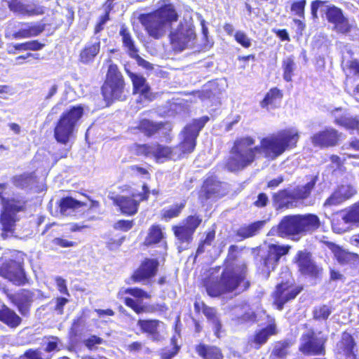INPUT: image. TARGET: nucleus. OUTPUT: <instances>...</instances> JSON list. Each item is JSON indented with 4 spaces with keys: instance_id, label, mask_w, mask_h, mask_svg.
<instances>
[{
    "instance_id": "nucleus-19",
    "label": "nucleus",
    "mask_w": 359,
    "mask_h": 359,
    "mask_svg": "<svg viewBox=\"0 0 359 359\" xmlns=\"http://www.w3.org/2000/svg\"><path fill=\"white\" fill-rule=\"evenodd\" d=\"M278 332L276 323L272 319L266 326L256 330L248 343L250 347L258 350L267 343L270 337L276 335Z\"/></svg>"
},
{
    "instance_id": "nucleus-60",
    "label": "nucleus",
    "mask_w": 359,
    "mask_h": 359,
    "mask_svg": "<svg viewBox=\"0 0 359 359\" xmlns=\"http://www.w3.org/2000/svg\"><path fill=\"white\" fill-rule=\"evenodd\" d=\"M327 6L326 5V2L324 1H321V0L313 1L311 5V15H312L313 18H318V15H317L318 10L319 8H320V9H322V11H326Z\"/></svg>"
},
{
    "instance_id": "nucleus-4",
    "label": "nucleus",
    "mask_w": 359,
    "mask_h": 359,
    "mask_svg": "<svg viewBox=\"0 0 359 359\" xmlns=\"http://www.w3.org/2000/svg\"><path fill=\"white\" fill-rule=\"evenodd\" d=\"M319 226V218L315 215H287L281 219L276 231L280 236L298 241L301 235L313 231Z\"/></svg>"
},
{
    "instance_id": "nucleus-23",
    "label": "nucleus",
    "mask_w": 359,
    "mask_h": 359,
    "mask_svg": "<svg viewBox=\"0 0 359 359\" xmlns=\"http://www.w3.org/2000/svg\"><path fill=\"white\" fill-rule=\"evenodd\" d=\"M194 350L201 359H224L222 348L215 345H210L200 342L195 346Z\"/></svg>"
},
{
    "instance_id": "nucleus-18",
    "label": "nucleus",
    "mask_w": 359,
    "mask_h": 359,
    "mask_svg": "<svg viewBox=\"0 0 359 359\" xmlns=\"http://www.w3.org/2000/svg\"><path fill=\"white\" fill-rule=\"evenodd\" d=\"M227 192V184L221 182L214 177H210L205 181L199 197L203 201L224 196Z\"/></svg>"
},
{
    "instance_id": "nucleus-7",
    "label": "nucleus",
    "mask_w": 359,
    "mask_h": 359,
    "mask_svg": "<svg viewBox=\"0 0 359 359\" xmlns=\"http://www.w3.org/2000/svg\"><path fill=\"white\" fill-rule=\"evenodd\" d=\"M288 276L290 278L282 280L271 292L272 304L278 311H282L287 303L296 299L304 290L303 285L295 283L290 273Z\"/></svg>"
},
{
    "instance_id": "nucleus-62",
    "label": "nucleus",
    "mask_w": 359,
    "mask_h": 359,
    "mask_svg": "<svg viewBox=\"0 0 359 359\" xmlns=\"http://www.w3.org/2000/svg\"><path fill=\"white\" fill-rule=\"evenodd\" d=\"M334 29L340 33H347L350 30V25L347 19L342 17V19L334 23Z\"/></svg>"
},
{
    "instance_id": "nucleus-10",
    "label": "nucleus",
    "mask_w": 359,
    "mask_h": 359,
    "mask_svg": "<svg viewBox=\"0 0 359 359\" xmlns=\"http://www.w3.org/2000/svg\"><path fill=\"white\" fill-rule=\"evenodd\" d=\"M208 120V117L204 116L200 119L193 121L192 123L184 128L182 132L183 140L177 147H175L177 158H180L183 155L190 154L194 151L199 132Z\"/></svg>"
},
{
    "instance_id": "nucleus-31",
    "label": "nucleus",
    "mask_w": 359,
    "mask_h": 359,
    "mask_svg": "<svg viewBox=\"0 0 359 359\" xmlns=\"http://www.w3.org/2000/svg\"><path fill=\"white\" fill-rule=\"evenodd\" d=\"M335 259L341 265L355 264L359 261L356 253L347 251L344 248H332Z\"/></svg>"
},
{
    "instance_id": "nucleus-29",
    "label": "nucleus",
    "mask_w": 359,
    "mask_h": 359,
    "mask_svg": "<svg viewBox=\"0 0 359 359\" xmlns=\"http://www.w3.org/2000/svg\"><path fill=\"white\" fill-rule=\"evenodd\" d=\"M100 48V41L98 38L93 39L88 42L80 53L81 62L87 64L93 60Z\"/></svg>"
},
{
    "instance_id": "nucleus-44",
    "label": "nucleus",
    "mask_w": 359,
    "mask_h": 359,
    "mask_svg": "<svg viewBox=\"0 0 359 359\" xmlns=\"http://www.w3.org/2000/svg\"><path fill=\"white\" fill-rule=\"evenodd\" d=\"M295 68L296 65L292 57H287L283 61V79L286 81L289 82L292 80Z\"/></svg>"
},
{
    "instance_id": "nucleus-28",
    "label": "nucleus",
    "mask_w": 359,
    "mask_h": 359,
    "mask_svg": "<svg viewBox=\"0 0 359 359\" xmlns=\"http://www.w3.org/2000/svg\"><path fill=\"white\" fill-rule=\"evenodd\" d=\"M162 126V123H156L149 119L144 118L140 120L137 126H131L130 130L134 134L137 133L139 131L147 137H151L156 134Z\"/></svg>"
},
{
    "instance_id": "nucleus-22",
    "label": "nucleus",
    "mask_w": 359,
    "mask_h": 359,
    "mask_svg": "<svg viewBox=\"0 0 359 359\" xmlns=\"http://www.w3.org/2000/svg\"><path fill=\"white\" fill-rule=\"evenodd\" d=\"M9 8L13 12L22 15H38L45 13V8L38 4H25L20 0H12Z\"/></svg>"
},
{
    "instance_id": "nucleus-34",
    "label": "nucleus",
    "mask_w": 359,
    "mask_h": 359,
    "mask_svg": "<svg viewBox=\"0 0 359 359\" xmlns=\"http://www.w3.org/2000/svg\"><path fill=\"white\" fill-rule=\"evenodd\" d=\"M145 244L148 245L156 244H159L160 245H167L159 226L154 225L149 229L148 236L145 239Z\"/></svg>"
},
{
    "instance_id": "nucleus-1",
    "label": "nucleus",
    "mask_w": 359,
    "mask_h": 359,
    "mask_svg": "<svg viewBox=\"0 0 359 359\" xmlns=\"http://www.w3.org/2000/svg\"><path fill=\"white\" fill-rule=\"evenodd\" d=\"M298 140L299 134L295 129L285 130L276 135L264 138L260 146H255V140L251 137H241L234 142L226 167L231 172L241 170L250 165L256 154L261 152L273 160L285 150L294 147Z\"/></svg>"
},
{
    "instance_id": "nucleus-20",
    "label": "nucleus",
    "mask_w": 359,
    "mask_h": 359,
    "mask_svg": "<svg viewBox=\"0 0 359 359\" xmlns=\"http://www.w3.org/2000/svg\"><path fill=\"white\" fill-rule=\"evenodd\" d=\"M124 304L132 309L136 314L146 313H164L168 308L165 303L156 304L149 306L142 305L130 297L123 299Z\"/></svg>"
},
{
    "instance_id": "nucleus-25",
    "label": "nucleus",
    "mask_w": 359,
    "mask_h": 359,
    "mask_svg": "<svg viewBox=\"0 0 359 359\" xmlns=\"http://www.w3.org/2000/svg\"><path fill=\"white\" fill-rule=\"evenodd\" d=\"M339 349L345 359H357L355 342L350 333L347 332H342L341 338L339 341Z\"/></svg>"
},
{
    "instance_id": "nucleus-30",
    "label": "nucleus",
    "mask_w": 359,
    "mask_h": 359,
    "mask_svg": "<svg viewBox=\"0 0 359 359\" xmlns=\"http://www.w3.org/2000/svg\"><path fill=\"white\" fill-rule=\"evenodd\" d=\"M127 73L132 80L134 92L140 93L145 98L150 99V88L146 82V79L141 75L133 73L127 70Z\"/></svg>"
},
{
    "instance_id": "nucleus-13",
    "label": "nucleus",
    "mask_w": 359,
    "mask_h": 359,
    "mask_svg": "<svg viewBox=\"0 0 359 359\" xmlns=\"http://www.w3.org/2000/svg\"><path fill=\"white\" fill-rule=\"evenodd\" d=\"M3 292L22 316H29L35 297L32 290L21 288L15 292H11L8 289L4 288Z\"/></svg>"
},
{
    "instance_id": "nucleus-55",
    "label": "nucleus",
    "mask_w": 359,
    "mask_h": 359,
    "mask_svg": "<svg viewBox=\"0 0 359 359\" xmlns=\"http://www.w3.org/2000/svg\"><path fill=\"white\" fill-rule=\"evenodd\" d=\"M201 222L202 219L198 216H189L184 223V226H185L190 231H191L192 233H194Z\"/></svg>"
},
{
    "instance_id": "nucleus-42",
    "label": "nucleus",
    "mask_w": 359,
    "mask_h": 359,
    "mask_svg": "<svg viewBox=\"0 0 359 359\" xmlns=\"http://www.w3.org/2000/svg\"><path fill=\"white\" fill-rule=\"evenodd\" d=\"M171 344L172 347L170 349L165 347L160 350L158 353L159 359H172L177 355L180 351V346L177 344V340L175 337L171 339Z\"/></svg>"
},
{
    "instance_id": "nucleus-14",
    "label": "nucleus",
    "mask_w": 359,
    "mask_h": 359,
    "mask_svg": "<svg viewBox=\"0 0 359 359\" xmlns=\"http://www.w3.org/2000/svg\"><path fill=\"white\" fill-rule=\"evenodd\" d=\"M325 337H317L314 330H311L301 337L299 351L304 355H324L325 354Z\"/></svg>"
},
{
    "instance_id": "nucleus-58",
    "label": "nucleus",
    "mask_w": 359,
    "mask_h": 359,
    "mask_svg": "<svg viewBox=\"0 0 359 359\" xmlns=\"http://www.w3.org/2000/svg\"><path fill=\"white\" fill-rule=\"evenodd\" d=\"M235 39L244 48H249L251 46L250 39L242 31L236 32Z\"/></svg>"
},
{
    "instance_id": "nucleus-15",
    "label": "nucleus",
    "mask_w": 359,
    "mask_h": 359,
    "mask_svg": "<svg viewBox=\"0 0 359 359\" xmlns=\"http://www.w3.org/2000/svg\"><path fill=\"white\" fill-rule=\"evenodd\" d=\"M0 276L16 286H23L29 283L22 264L13 259H9L1 265Z\"/></svg>"
},
{
    "instance_id": "nucleus-24",
    "label": "nucleus",
    "mask_w": 359,
    "mask_h": 359,
    "mask_svg": "<svg viewBox=\"0 0 359 359\" xmlns=\"http://www.w3.org/2000/svg\"><path fill=\"white\" fill-rule=\"evenodd\" d=\"M339 135L333 128L315 134L312 137V143L316 146L328 147L334 146L339 140Z\"/></svg>"
},
{
    "instance_id": "nucleus-2",
    "label": "nucleus",
    "mask_w": 359,
    "mask_h": 359,
    "mask_svg": "<svg viewBox=\"0 0 359 359\" xmlns=\"http://www.w3.org/2000/svg\"><path fill=\"white\" fill-rule=\"evenodd\" d=\"M239 252L238 248H229L220 275L219 266L210 268L199 280V289L212 298L234 292L242 282H244L243 290H248L250 286V282L245 280L248 267L245 262H238Z\"/></svg>"
},
{
    "instance_id": "nucleus-40",
    "label": "nucleus",
    "mask_w": 359,
    "mask_h": 359,
    "mask_svg": "<svg viewBox=\"0 0 359 359\" xmlns=\"http://www.w3.org/2000/svg\"><path fill=\"white\" fill-rule=\"evenodd\" d=\"M120 35L122 36L123 46L127 48V52L129 55L135 54V52H138L130 32L124 26H122L121 28Z\"/></svg>"
},
{
    "instance_id": "nucleus-16",
    "label": "nucleus",
    "mask_w": 359,
    "mask_h": 359,
    "mask_svg": "<svg viewBox=\"0 0 359 359\" xmlns=\"http://www.w3.org/2000/svg\"><path fill=\"white\" fill-rule=\"evenodd\" d=\"M158 267L159 262L157 259L144 258L133 272L126 283H137L149 280L156 276Z\"/></svg>"
},
{
    "instance_id": "nucleus-52",
    "label": "nucleus",
    "mask_w": 359,
    "mask_h": 359,
    "mask_svg": "<svg viewBox=\"0 0 359 359\" xmlns=\"http://www.w3.org/2000/svg\"><path fill=\"white\" fill-rule=\"evenodd\" d=\"M124 293L128 294L137 299H149L151 298L149 293L137 287L126 288L124 291Z\"/></svg>"
},
{
    "instance_id": "nucleus-39",
    "label": "nucleus",
    "mask_w": 359,
    "mask_h": 359,
    "mask_svg": "<svg viewBox=\"0 0 359 359\" xmlns=\"http://www.w3.org/2000/svg\"><path fill=\"white\" fill-rule=\"evenodd\" d=\"M282 97L283 94L280 90L276 88H272L266 94L260 105L262 108H268L269 106L276 107Z\"/></svg>"
},
{
    "instance_id": "nucleus-5",
    "label": "nucleus",
    "mask_w": 359,
    "mask_h": 359,
    "mask_svg": "<svg viewBox=\"0 0 359 359\" xmlns=\"http://www.w3.org/2000/svg\"><path fill=\"white\" fill-rule=\"evenodd\" d=\"M317 180L318 176H312L304 185H298L293 190L283 189L274 194L273 200L277 209L295 208L298 201L309 197Z\"/></svg>"
},
{
    "instance_id": "nucleus-51",
    "label": "nucleus",
    "mask_w": 359,
    "mask_h": 359,
    "mask_svg": "<svg viewBox=\"0 0 359 359\" xmlns=\"http://www.w3.org/2000/svg\"><path fill=\"white\" fill-rule=\"evenodd\" d=\"M131 151L137 156H147L149 154H152V151L154 150V146L149 145L147 144H134L131 147Z\"/></svg>"
},
{
    "instance_id": "nucleus-48",
    "label": "nucleus",
    "mask_w": 359,
    "mask_h": 359,
    "mask_svg": "<svg viewBox=\"0 0 359 359\" xmlns=\"http://www.w3.org/2000/svg\"><path fill=\"white\" fill-rule=\"evenodd\" d=\"M85 325V318L83 315L76 317L72 323L69 329V334L72 338H76L80 332L81 328Z\"/></svg>"
},
{
    "instance_id": "nucleus-53",
    "label": "nucleus",
    "mask_w": 359,
    "mask_h": 359,
    "mask_svg": "<svg viewBox=\"0 0 359 359\" xmlns=\"http://www.w3.org/2000/svg\"><path fill=\"white\" fill-rule=\"evenodd\" d=\"M306 0H297L291 5V11L301 18H304V9Z\"/></svg>"
},
{
    "instance_id": "nucleus-12",
    "label": "nucleus",
    "mask_w": 359,
    "mask_h": 359,
    "mask_svg": "<svg viewBox=\"0 0 359 359\" xmlns=\"http://www.w3.org/2000/svg\"><path fill=\"white\" fill-rule=\"evenodd\" d=\"M293 262L297 264L298 271L302 276L313 280L321 278L323 269L316 263L311 252L306 250L298 251Z\"/></svg>"
},
{
    "instance_id": "nucleus-3",
    "label": "nucleus",
    "mask_w": 359,
    "mask_h": 359,
    "mask_svg": "<svg viewBox=\"0 0 359 359\" xmlns=\"http://www.w3.org/2000/svg\"><path fill=\"white\" fill-rule=\"evenodd\" d=\"M177 14L172 4H165L154 12L142 13L137 19L147 34L158 40L165 36L171 23L177 20Z\"/></svg>"
},
{
    "instance_id": "nucleus-47",
    "label": "nucleus",
    "mask_w": 359,
    "mask_h": 359,
    "mask_svg": "<svg viewBox=\"0 0 359 359\" xmlns=\"http://www.w3.org/2000/svg\"><path fill=\"white\" fill-rule=\"evenodd\" d=\"M174 233L176 238L182 241L189 243L192 238L193 233L184 224L180 226L173 227Z\"/></svg>"
},
{
    "instance_id": "nucleus-37",
    "label": "nucleus",
    "mask_w": 359,
    "mask_h": 359,
    "mask_svg": "<svg viewBox=\"0 0 359 359\" xmlns=\"http://www.w3.org/2000/svg\"><path fill=\"white\" fill-rule=\"evenodd\" d=\"M43 31V26L41 25H25V27L20 29L13 34L15 39H23L35 36Z\"/></svg>"
},
{
    "instance_id": "nucleus-45",
    "label": "nucleus",
    "mask_w": 359,
    "mask_h": 359,
    "mask_svg": "<svg viewBox=\"0 0 359 359\" xmlns=\"http://www.w3.org/2000/svg\"><path fill=\"white\" fill-rule=\"evenodd\" d=\"M331 313V309L325 304L316 306L313 310V318L316 320H327Z\"/></svg>"
},
{
    "instance_id": "nucleus-35",
    "label": "nucleus",
    "mask_w": 359,
    "mask_h": 359,
    "mask_svg": "<svg viewBox=\"0 0 359 359\" xmlns=\"http://www.w3.org/2000/svg\"><path fill=\"white\" fill-rule=\"evenodd\" d=\"M292 345L290 339L275 341L271 351V355L275 358L283 359L288 355V349Z\"/></svg>"
},
{
    "instance_id": "nucleus-33",
    "label": "nucleus",
    "mask_w": 359,
    "mask_h": 359,
    "mask_svg": "<svg viewBox=\"0 0 359 359\" xmlns=\"http://www.w3.org/2000/svg\"><path fill=\"white\" fill-rule=\"evenodd\" d=\"M264 224L265 221H258L249 225L241 226L236 231V236L241 239L253 236L259 232Z\"/></svg>"
},
{
    "instance_id": "nucleus-43",
    "label": "nucleus",
    "mask_w": 359,
    "mask_h": 359,
    "mask_svg": "<svg viewBox=\"0 0 359 359\" xmlns=\"http://www.w3.org/2000/svg\"><path fill=\"white\" fill-rule=\"evenodd\" d=\"M34 175L32 173H24L15 176L13 179V182L15 186L20 188L28 187L32 183H34Z\"/></svg>"
},
{
    "instance_id": "nucleus-49",
    "label": "nucleus",
    "mask_w": 359,
    "mask_h": 359,
    "mask_svg": "<svg viewBox=\"0 0 359 359\" xmlns=\"http://www.w3.org/2000/svg\"><path fill=\"white\" fill-rule=\"evenodd\" d=\"M340 126L344 127L348 130H356L359 133V116H346L343 121H339Z\"/></svg>"
},
{
    "instance_id": "nucleus-17",
    "label": "nucleus",
    "mask_w": 359,
    "mask_h": 359,
    "mask_svg": "<svg viewBox=\"0 0 359 359\" xmlns=\"http://www.w3.org/2000/svg\"><path fill=\"white\" fill-rule=\"evenodd\" d=\"M142 193H134L131 196H117L113 198L114 203L120 208L123 213L135 215L137 212L140 202L147 198L149 191L146 186L142 187Z\"/></svg>"
},
{
    "instance_id": "nucleus-41",
    "label": "nucleus",
    "mask_w": 359,
    "mask_h": 359,
    "mask_svg": "<svg viewBox=\"0 0 359 359\" xmlns=\"http://www.w3.org/2000/svg\"><path fill=\"white\" fill-rule=\"evenodd\" d=\"M347 212L337 217L333 220L332 229L334 231L341 233L346 231L349 229L348 224L351 222H356L353 219H347Z\"/></svg>"
},
{
    "instance_id": "nucleus-27",
    "label": "nucleus",
    "mask_w": 359,
    "mask_h": 359,
    "mask_svg": "<svg viewBox=\"0 0 359 359\" xmlns=\"http://www.w3.org/2000/svg\"><path fill=\"white\" fill-rule=\"evenodd\" d=\"M86 203L77 201L72 197H65L60 200L58 207L60 214L62 216H71Z\"/></svg>"
},
{
    "instance_id": "nucleus-6",
    "label": "nucleus",
    "mask_w": 359,
    "mask_h": 359,
    "mask_svg": "<svg viewBox=\"0 0 359 359\" xmlns=\"http://www.w3.org/2000/svg\"><path fill=\"white\" fill-rule=\"evenodd\" d=\"M83 114V108L80 105L74 106L62 114L54 130L55 138L58 142L63 144L69 142Z\"/></svg>"
},
{
    "instance_id": "nucleus-36",
    "label": "nucleus",
    "mask_w": 359,
    "mask_h": 359,
    "mask_svg": "<svg viewBox=\"0 0 359 359\" xmlns=\"http://www.w3.org/2000/svg\"><path fill=\"white\" fill-rule=\"evenodd\" d=\"M194 307L196 313H200L202 312L206 318L210 322H213L219 318L216 309L208 306L203 301H196L194 304Z\"/></svg>"
},
{
    "instance_id": "nucleus-50",
    "label": "nucleus",
    "mask_w": 359,
    "mask_h": 359,
    "mask_svg": "<svg viewBox=\"0 0 359 359\" xmlns=\"http://www.w3.org/2000/svg\"><path fill=\"white\" fill-rule=\"evenodd\" d=\"M325 12L327 20L333 24L341 20L342 17H344L341 9L334 6H327Z\"/></svg>"
},
{
    "instance_id": "nucleus-11",
    "label": "nucleus",
    "mask_w": 359,
    "mask_h": 359,
    "mask_svg": "<svg viewBox=\"0 0 359 359\" xmlns=\"http://www.w3.org/2000/svg\"><path fill=\"white\" fill-rule=\"evenodd\" d=\"M171 44L177 51L191 46L196 39V33L191 22L184 20L180 22L178 27L170 32Z\"/></svg>"
},
{
    "instance_id": "nucleus-56",
    "label": "nucleus",
    "mask_w": 359,
    "mask_h": 359,
    "mask_svg": "<svg viewBox=\"0 0 359 359\" xmlns=\"http://www.w3.org/2000/svg\"><path fill=\"white\" fill-rule=\"evenodd\" d=\"M262 259L263 264L266 266L271 264H276L278 262V255H277L276 250L269 248L266 255Z\"/></svg>"
},
{
    "instance_id": "nucleus-8",
    "label": "nucleus",
    "mask_w": 359,
    "mask_h": 359,
    "mask_svg": "<svg viewBox=\"0 0 359 359\" xmlns=\"http://www.w3.org/2000/svg\"><path fill=\"white\" fill-rule=\"evenodd\" d=\"M123 76L118 71V67L111 64L108 68L107 79L102 88L103 97L108 102L114 100H123Z\"/></svg>"
},
{
    "instance_id": "nucleus-64",
    "label": "nucleus",
    "mask_w": 359,
    "mask_h": 359,
    "mask_svg": "<svg viewBox=\"0 0 359 359\" xmlns=\"http://www.w3.org/2000/svg\"><path fill=\"white\" fill-rule=\"evenodd\" d=\"M130 56L136 60V62L139 66H140L146 69H153L152 64H151L150 62L146 61L144 59L141 57L137 54V52H135V54H132Z\"/></svg>"
},
{
    "instance_id": "nucleus-32",
    "label": "nucleus",
    "mask_w": 359,
    "mask_h": 359,
    "mask_svg": "<svg viewBox=\"0 0 359 359\" xmlns=\"http://www.w3.org/2000/svg\"><path fill=\"white\" fill-rule=\"evenodd\" d=\"M160 323L161 321L157 319H139L137 325L142 333L156 336L158 334Z\"/></svg>"
},
{
    "instance_id": "nucleus-46",
    "label": "nucleus",
    "mask_w": 359,
    "mask_h": 359,
    "mask_svg": "<svg viewBox=\"0 0 359 359\" xmlns=\"http://www.w3.org/2000/svg\"><path fill=\"white\" fill-rule=\"evenodd\" d=\"M105 341L103 338L95 334L90 335L88 338L83 341V344L89 351H95L98 346L104 344Z\"/></svg>"
},
{
    "instance_id": "nucleus-63",
    "label": "nucleus",
    "mask_w": 359,
    "mask_h": 359,
    "mask_svg": "<svg viewBox=\"0 0 359 359\" xmlns=\"http://www.w3.org/2000/svg\"><path fill=\"white\" fill-rule=\"evenodd\" d=\"M69 302V299L59 297L55 299V306L54 307V310L57 312V313L62 315L64 313V307Z\"/></svg>"
},
{
    "instance_id": "nucleus-26",
    "label": "nucleus",
    "mask_w": 359,
    "mask_h": 359,
    "mask_svg": "<svg viewBox=\"0 0 359 359\" xmlns=\"http://www.w3.org/2000/svg\"><path fill=\"white\" fill-rule=\"evenodd\" d=\"M0 321L8 327L14 329L22 323V320L14 310L3 304L0 307Z\"/></svg>"
},
{
    "instance_id": "nucleus-38",
    "label": "nucleus",
    "mask_w": 359,
    "mask_h": 359,
    "mask_svg": "<svg viewBox=\"0 0 359 359\" xmlns=\"http://www.w3.org/2000/svg\"><path fill=\"white\" fill-rule=\"evenodd\" d=\"M154 150L152 151V154L155 156V157L158 160L161 159H172L177 160L178 159L177 157V151L175 149H171L170 147L157 144L153 145Z\"/></svg>"
},
{
    "instance_id": "nucleus-59",
    "label": "nucleus",
    "mask_w": 359,
    "mask_h": 359,
    "mask_svg": "<svg viewBox=\"0 0 359 359\" xmlns=\"http://www.w3.org/2000/svg\"><path fill=\"white\" fill-rule=\"evenodd\" d=\"M48 339H50V341L47 343L44 351L47 353L59 351L58 344L60 342L59 337L56 336H49Z\"/></svg>"
},
{
    "instance_id": "nucleus-9",
    "label": "nucleus",
    "mask_w": 359,
    "mask_h": 359,
    "mask_svg": "<svg viewBox=\"0 0 359 359\" xmlns=\"http://www.w3.org/2000/svg\"><path fill=\"white\" fill-rule=\"evenodd\" d=\"M4 210L0 216L3 239H6L13 233L16 221L18 220L17 213L24 209L25 203L15 199L5 200L2 198Z\"/></svg>"
},
{
    "instance_id": "nucleus-21",
    "label": "nucleus",
    "mask_w": 359,
    "mask_h": 359,
    "mask_svg": "<svg viewBox=\"0 0 359 359\" xmlns=\"http://www.w3.org/2000/svg\"><path fill=\"white\" fill-rule=\"evenodd\" d=\"M356 191L351 185H341L325 201L324 206L336 205L352 197Z\"/></svg>"
},
{
    "instance_id": "nucleus-54",
    "label": "nucleus",
    "mask_w": 359,
    "mask_h": 359,
    "mask_svg": "<svg viewBox=\"0 0 359 359\" xmlns=\"http://www.w3.org/2000/svg\"><path fill=\"white\" fill-rule=\"evenodd\" d=\"M43 46V44L39 43L37 41H32L22 43H18L15 45V48L16 50H39L42 48Z\"/></svg>"
},
{
    "instance_id": "nucleus-61",
    "label": "nucleus",
    "mask_w": 359,
    "mask_h": 359,
    "mask_svg": "<svg viewBox=\"0 0 359 359\" xmlns=\"http://www.w3.org/2000/svg\"><path fill=\"white\" fill-rule=\"evenodd\" d=\"M55 282L57 285V288L58 291L63 294L67 296H69V292L67 286L66 280L62 278L61 276H56L55 278Z\"/></svg>"
},
{
    "instance_id": "nucleus-57",
    "label": "nucleus",
    "mask_w": 359,
    "mask_h": 359,
    "mask_svg": "<svg viewBox=\"0 0 359 359\" xmlns=\"http://www.w3.org/2000/svg\"><path fill=\"white\" fill-rule=\"evenodd\" d=\"M184 203L175 205L170 208L169 209L164 211L163 217L169 219L177 217L180 212L182 211V210L184 208Z\"/></svg>"
}]
</instances>
